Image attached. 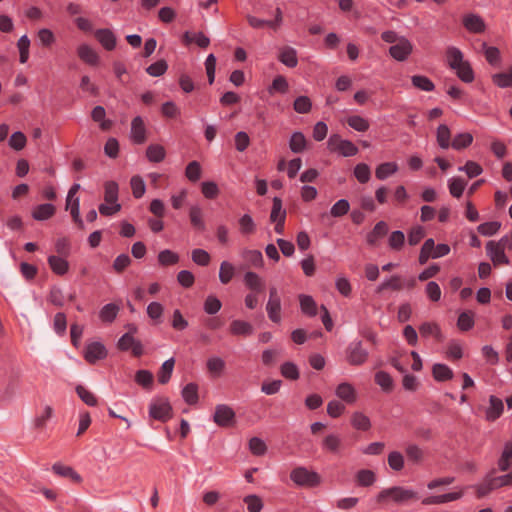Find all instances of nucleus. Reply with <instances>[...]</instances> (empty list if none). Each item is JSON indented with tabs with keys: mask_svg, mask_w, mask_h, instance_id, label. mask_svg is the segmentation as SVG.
<instances>
[{
	"mask_svg": "<svg viewBox=\"0 0 512 512\" xmlns=\"http://www.w3.org/2000/svg\"><path fill=\"white\" fill-rule=\"evenodd\" d=\"M56 208L52 204H41L34 208L32 216L35 220L43 221L51 218L55 214Z\"/></svg>",
	"mask_w": 512,
	"mask_h": 512,
	"instance_id": "aec40b11",
	"label": "nucleus"
},
{
	"mask_svg": "<svg viewBox=\"0 0 512 512\" xmlns=\"http://www.w3.org/2000/svg\"><path fill=\"white\" fill-rule=\"evenodd\" d=\"M473 141V137L470 133H460L455 136L453 141L451 142V147L460 150L469 146Z\"/></svg>",
	"mask_w": 512,
	"mask_h": 512,
	"instance_id": "5fc2aeb1",
	"label": "nucleus"
},
{
	"mask_svg": "<svg viewBox=\"0 0 512 512\" xmlns=\"http://www.w3.org/2000/svg\"><path fill=\"white\" fill-rule=\"evenodd\" d=\"M190 221L193 227H195L198 230H204L205 229V223L202 218V210L198 206H193L190 209L189 213Z\"/></svg>",
	"mask_w": 512,
	"mask_h": 512,
	"instance_id": "49530a36",
	"label": "nucleus"
},
{
	"mask_svg": "<svg viewBox=\"0 0 512 512\" xmlns=\"http://www.w3.org/2000/svg\"><path fill=\"white\" fill-rule=\"evenodd\" d=\"M489 473L492 475L494 487L496 490L503 487H512V472H509L505 475L496 476V470L492 469Z\"/></svg>",
	"mask_w": 512,
	"mask_h": 512,
	"instance_id": "58836bf2",
	"label": "nucleus"
},
{
	"mask_svg": "<svg viewBox=\"0 0 512 512\" xmlns=\"http://www.w3.org/2000/svg\"><path fill=\"white\" fill-rule=\"evenodd\" d=\"M503 409V401L496 396H490L489 406L486 409V419L488 421H495L501 416Z\"/></svg>",
	"mask_w": 512,
	"mask_h": 512,
	"instance_id": "ddd939ff",
	"label": "nucleus"
},
{
	"mask_svg": "<svg viewBox=\"0 0 512 512\" xmlns=\"http://www.w3.org/2000/svg\"><path fill=\"white\" fill-rule=\"evenodd\" d=\"M413 51L412 43L405 37H401L398 43L389 48V54L397 61H405Z\"/></svg>",
	"mask_w": 512,
	"mask_h": 512,
	"instance_id": "423d86ee",
	"label": "nucleus"
},
{
	"mask_svg": "<svg viewBox=\"0 0 512 512\" xmlns=\"http://www.w3.org/2000/svg\"><path fill=\"white\" fill-rule=\"evenodd\" d=\"M336 395L348 404L354 403L357 398L356 390L347 382L341 383L337 386Z\"/></svg>",
	"mask_w": 512,
	"mask_h": 512,
	"instance_id": "2eb2a0df",
	"label": "nucleus"
},
{
	"mask_svg": "<svg viewBox=\"0 0 512 512\" xmlns=\"http://www.w3.org/2000/svg\"><path fill=\"white\" fill-rule=\"evenodd\" d=\"M388 232V225L383 222V221H380L378 222L374 229L372 230V232H370L367 236V242L370 244V245H375L377 240L381 237H383L384 235H386V233Z\"/></svg>",
	"mask_w": 512,
	"mask_h": 512,
	"instance_id": "2f4dec72",
	"label": "nucleus"
},
{
	"mask_svg": "<svg viewBox=\"0 0 512 512\" xmlns=\"http://www.w3.org/2000/svg\"><path fill=\"white\" fill-rule=\"evenodd\" d=\"M191 257L192 260L200 266H207L211 261L210 254L200 248L194 249L191 253Z\"/></svg>",
	"mask_w": 512,
	"mask_h": 512,
	"instance_id": "0e129e2a",
	"label": "nucleus"
},
{
	"mask_svg": "<svg viewBox=\"0 0 512 512\" xmlns=\"http://www.w3.org/2000/svg\"><path fill=\"white\" fill-rule=\"evenodd\" d=\"M17 47L19 49V54H20L19 59H20V62L24 64V63H26L28 61V58H29V47H30V40H29V38L26 35H23L18 40Z\"/></svg>",
	"mask_w": 512,
	"mask_h": 512,
	"instance_id": "bf43d9fd",
	"label": "nucleus"
},
{
	"mask_svg": "<svg viewBox=\"0 0 512 512\" xmlns=\"http://www.w3.org/2000/svg\"><path fill=\"white\" fill-rule=\"evenodd\" d=\"M174 365H175L174 358H170V359L166 360L162 364L161 368L158 371V375H157L158 376V381L161 384L168 383V381L171 378V375H172V372H173V369H174Z\"/></svg>",
	"mask_w": 512,
	"mask_h": 512,
	"instance_id": "a878e982",
	"label": "nucleus"
},
{
	"mask_svg": "<svg viewBox=\"0 0 512 512\" xmlns=\"http://www.w3.org/2000/svg\"><path fill=\"white\" fill-rule=\"evenodd\" d=\"M322 446L323 449L331 453H338L342 446V439L337 434H328L323 438Z\"/></svg>",
	"mask_w": 512,
	"mask_h": 512,
	"instance_id": "4be33fe9",
	"label": "nucleus"
},
{
	"mask_svg": "<svg viewBox=\"0 0 512 512\" xmlns=\"http://www.w3.org/2000/svg\"><path fill=\"white\" fill-rule=\"evenodd\" d=\"M464 27L472 33H482L485 31L486 25L483 19L476 14H467L463 17Z\"/></svg>",
	"mask_w": 512,
	"mask_h": 512,
	"instance_id": "1a4fd4ad",
	"label": "nucleus"
},
{
	"mask_svg": "<svg viewBox=\"0 0 512 512\" xmlns=\"http://www.w3.org/2000/svg\"><path fill=\"white\" fill-rule=\"evenodd\" d=\"M79 206H80V201H79L78 197H74L71 200H70L69 197H67V199H66V209L70 210V214L72 216V219H73L74 223L80 229H83L84 228V223H83V220L80 217Z\"/></svg>",
	"mask_w": 512,
	"mask_h": 512,
	"instance_id": "a211bd4d",
	"label": "nucleus"
},
{
	"mask_svg": "<svg viewBox=\"0 0 512 512\" xmlns=\"http://www.w3.org/2000/svg\"><path fill=\"white\" fill-rule=\"evenodd\" d=\"M398 170V165L393 162H386L380 164L375 171L376 177L379 180H384Z\"/></svg>",
	"mask_w": 512,
	"mask_h": 512,
	"instance_id": "f704fd0d",
	"label": "nucleus"
},
{
	"mask_svg": "<svg viewBox=\"0 0 512 512\" xmlns=\"http://www.w3.org/2000/svg\"><path fill=\"white\" fill-rule=\"evenodd\" d=\"M149 415L153 419L166 422L172 417V407L167 398L159 397L151 401Z\"/></svg>",
	"mask_w": 512,
	"mask_h": 512,
	"instance_id": "f03ea898",
	"label": "nucleus"
},
{
	"mask_svg": "<svg viewBox=\"0 0 512 512\" xmlns=\"http://www.w3.org/2000/svg\"><path fill=\"white\" fill-rule=\"evenodd\" d=\"M291 479L300 486L315 487L320 484L321 478L318 473L309 471L305 467H297L290 474Z\"/></svg>",
	"mask_w": 512,
	"mask_h": 512,
	"instance_id": "7ed1b4c3",
	"label": "nucleus"
},
{
	"mask_svg": "<svg viewBox=\"0 0 512 512\" xmlns=\"http://www.w3.org/2000/svg\"><path fill=\"white\" fill-rule=\"evenodd\" d=\"M77 54L79 58L89 65H97L99 62V56L97 52L87 44H81L77 48Z\"/></svg>",
	"mask_w": 512,
	"mask_h": 512,
	"instance_id": "4468645a",
	"label": "nucleus"
},
{
	"mask_svg": "<svg viewBox=\"0 0 512 512\" xmlns=\"http://www.w3.org/2000/svg\"><path fill=\"white\" fill-rule=\"evenodd\" d=\"M418 498V493L412 489L403 486H392L381 490L376 497V501L379 504L393 502L401 505L416 501Z\"/></svg>",
	"mask_w": 512,
	"mask_h": 512,
	"instance_id": "f257e3e1",
	"label": "nucleus"
},
{
	"mask_svg": "<svg viewBox=\"0 0 512 512\" xmlns=\"http://www.w3.org/2000/svg\"><path fill=\"white\" fill-rule=\"evenodd\" d=\"M243 501L247 505L249 512H260L263 508V502L258 495H247L244 497Z\"/></svg>",
	"mask_w": 512,
	"mask_h": 512,
	"instance_id": "864d4df0",
	"label": "nucleus"
},
{
	"mask_svg": "<svg viewBox=\"0 0 512 512\" xmlns=\"http://www.w3.org/2000/svg\"><path fill=\"white\" fill-rule=\"evenodd\" d=\"M449 191L453 197L459 198L466 186V182L461 178H451L449 180Z\"/></svg>",
	"mask_w": 512,
	"mask_h": 512,
	"instance_id": "13d9d810",
	"label": "nucleus"
},
{
	"mask_svg": "<svg viewBox=\"0 0 512 512\" xmlns=\"http://www.w3.org/2000/svg\"><path fill=\"white\" fill-rule=\"evenodd\" d=\"M376 480L375 473L368 469L359 470L356 474V481L360 486H371Z\"/></svg>",
	"mask_w": 512,
	"mask_h": 512,
	"instance_id": "a19ab883",
	"label": "nucleus"
},
{
	"mask_svg": "<svg viewBox=\"0 0 512 512\" xmlns=\"http://www.w3.org/2000/svg\"><path fill=\"white\" fill-rule=\"evenodd\" d=\"M289 147L294 153L302 152L306 147V138L301 132L292 134Z\"/></svg>",
	"mask_w": 512,
	"mask_h": 512,
	"instance_id": "ea45409f",
	"label": "nucleus"
},
{
	"mask_svg": "<svg viewBox=\"0 0 512 512\" xmlns=\"http://www.w3.org/2000/svg\"><path fill=\"white\" fill-rule=\"evenodd\" d=\"M347 124L359 132H365L369 129V122L358 115H353L347 118Z\"/></svg>",
	"mask_w": 512,
	"mask_h": 512,
	"instance_id": "a18cd8bd",
	"label": "nucleus"
},
{
	"mask_svg": "<svg viewBox=\"0 0 512 512\" xmlns=\"http://www.w3.org/2000/svg\"><path fill=\"white\" fill-rule=\"evenodd\" d=\"M104 200L108 204H118V184L114 181L105 183Z\"/></svg>",
	"mask_w": 512,
	"mask_h": 512,
	"instance_id": "72a5a7b5",
	"label": "nucleus"
},
{
	"mask_svg": "<svg viewBox=\"0 0 512 512\" xmlns=\"http://www.w3.org/2000/svg\"><path fill=\"white\" fill-rule=\"evenodd\" d=\"M368 351L363 347L362 341L351 342L346 350L347 361L354 366L364 364L368 359Z\"/></svg>",
	"mask_w": 512,
	"mask_h": 512,
	"instance_id": "39448f33",
	"label": "nucleus"
},
{
	"mask_svg": "<svg viewBox=\"0 0 512 512\" xmlns=\"http://www.w3.org/2000/svg\"><path fill=\"white\" fill-rule=\"evenodd\" d=\"M166 155V151L163 146L158 144H151L146 150V156L151 162H161Z\"/></svg>",
	"mask_w": 512,
	"mask_h": 512,
	"instance_id": "c85d7f7f",
	"label": "nucleus"
},
{
	"mask_svg": "<svg viewBox=\"0 0 512 512\" xmlns=\"http://www.w3.org/2000/svg\"><path fill=\"white\" fill-rule=\"evenodd\" d=\"M230 331L234 335H250L253 332V327L248 322L234 320L230 324Z\"/></svg>",
	"mask_w": 512,
	"mask_h": 512,
	"instance_id": "e433bc0d",
	"label": "nucleus"
},
{
	"mask_svg": "<svg viewBox=\"0 0 512 512\" xmlns=\"http://www.w3.org/2000/svg\"><path fill=\"white\" fill-rule=\"evenodd\" d=\"M183 40L186 44L195 42L201 48H206L210 44L209 38L201 32L194 34L186 32L183 36Z\"/></svg>",
	"mask_w": 512,
	"mask_h": 512,
	"instance_id": "473e14b6",
	"label": "nucleus"
},
{
	"mask_svg": "<svg viewBox=\"0 0 512 512\" xmlns=\"http://www.w3.org/2000/svg\"><path fill=\"white\" fill-rule=\"evenodd\" d=\"M463 496V491L460 490L458 492H451L443 495H435L429 496L422 500V504L424 505H437L443 504L447 502H452L460 499Z\"/></svg>",
	"mask_w": 512,
	"mask_h": 512,
	"instance_id": "9b49d317",
	"label": "nucleus"
},
{
	"mask_svg": "<svg viewBox=\"0 0 512 512\" xmlns=\"http://www.w3.org/2000/svg\"><path fill=\"white\" fill-rule=\"evenodd\" d=\"M184 400L192 405L198 401V387L194 383L187 384L182 390Z\"/></svg>",
	"mask_w": 512,
	"mask_h": 512,
	"instance_id": "c03bdc74",
	"label": "nucleus"
},
{
	"mask_svg": "<svg viewBox=\"0 0 512 512\" xmlns=\"http://www.w3.org/2000/svg\"><path fill=\"white\" fill-rule=\"evenodd\" d=\"M48 263L51 270L57 275H64L69 270V263L65 257L51 255L48 258Z\"/></svg>",
	"mask_w": 512,
	"mask_h": 512,
	"instance_id": "f3484780",
	"label": "nucleus"
},
{
	"mask_svg": "<svg viewBox=\"0 0 512 512\" xmlns=\"http://www.w3.org/2000/svg\"><path fill=\"white\" fill-rule=\"evenodd\" d=\"M225 368V362L219 357H211L207 361V369L213 376H219Z\"/></svg>",
	"mask_w": 512,
	"mask_h": 512,
	"instance_id": "3c124183",
	"label": "nucleus"
},
{
	"mask_svg": "<svg viewBox=\"0 0 512 512\" xmlns=\"http://www.w3.org/2000/svg\"><path fill=\"white\" fill-rule=\"evenodd\" d=\"M242 256L254 267H261L263 265L262 253L258 250H244Z\"/></svg>",
	"mask_w": 512,
	"mask_h": 512,
	"instance_id": "de8ad7c7",
	"label": "nucleus"
},
{
	"mask_svg": "<svg viewBox=\"0 0 512 512\" xmlns=\"http://www.w3.org/2000/svg\"><path fill=\"white\" fill-rule=\"evenodd\" d=\"M456 70L458 77L464 82H471L473 80V72L471 67L467 62H463L457 67L454 68Z\"/></svg>",
	"mask_w": 512,
	"mask_h": 512,
	"instance_id": "338daca9",
	"label": "nucleus"
},
{
	"mask_svg": "<svg viewBox=\"0 0 512 512\" xmlns=\"http://www.w3.org/2000/svg\"><path fill=\"white\" fill-rule=\"evenodd\" d=\"M411 81L414 87L423 91L429 92L435 88L433 82L426 76L414 75L412 76Z\"/></svg>",
	"mask_w": 512,
	"mask_h": 512,
	"instance_id": "79ce46f5",
	"label": "nucleus"
},
{
	"mask_svg": "<svg viewBox=\"0 0 512 512\" xmlns=\"http://www.w3.org/2000/svg\"><path fill=\"white\" fill-rule=\"evenodd\" d=\"M213 419L219 426H232L235 422V413L229 406L221 404L216 406Z\"/></svg>",
	"mask_w": 512,
	"mask_h": 512,
	"instance_id": "0eeeda50",
	"label": "nucleus"
},
{
	"mask_svg": "<svg viewBox=\"0 0 512 512\" xmlns=\"http://www.w3.org/2000/svg\"><path fill=\"white\" fill-rule=\"evenodd\" d=\"M487 254L495 266L508 264L509 260L504 253L503 247L496 245L495 242L489 241L486 245Z\"/></svg>",
	"mask_w": 512,
	"mask_h": 512,
	"instance_id": "6e6552de",
	"label": "nucleus"
},
{
	"mask_svg": "<svg viewBox=\"0 0 512 512\" xmlns=\"http://www.w3.org/2000/svg\"><path fill=\"white\" fill-rule=\"evenodd\" d=\"M158 261L163 266L173 265L179 261V256L171 250H163L158 255Z\"/></svg>",
	"mask_w": 512,
	"mask_h": 512,
	"instance_id": "680f3d73",
	"label": "nucleus"
},
{
	"mask_svg": "<svg viewBox=\"0 0 512 512\" xmlns=\"http://www.w3.org/2000/svg\"><path fill=\"white\" fill-rule=\"evenodd\" d=\"M394 290V291H400L403 289V280L399 275H393L383 283H381L377 289L376 292L381 294L385 290Z\"/></svg>",
	"mask_w": 512,
	"mask_h": 512,
	"instance_id": "5701e85b",
	"label": "nucleus"
},
{
	"mask_svg": "<svg viewBox=\"0 0 512 512\" xmlns=\"http://www.w3.org/2000/svg\"><path fill=\"white\" fill-rule=\"evenodd\" d=\"M498 469L502 472L509 470L512 464V442H507L504 446L502 454L498 459Z\"/></svg>",
	"mask_w": 512,
	"mask_h": 512,
	"instance_id": "412c9836",
	"label": "nucleus"
},
{
	"mask_svg": "<svg viewBox=\"0 0 512 512\" xmlns=\"http://www.w3.org/2000/svg\"><path fill=\"white\" fill-rule=\"evenodd\" d=\"M447 60L452 69L464 62L462 52L456 47L448 48Z\"/></svg>",
	"mask_w": 512,
	"mask_h": 512,
	"instance_id": "4d7b16f0",
	"label": "nucleus"
},
{
	"mask_svg": "<svg viewBox=\"0 0 512 512\" xmlns=\"http://www.w3.org/2000/svg\"><path fill=\"white\" fill-rule=\"evenodd\" d=\"M107 351L99 342L89 344L85 351V359L90 363H95L97 360L105 358Z\"/></svg>",
	"mask_w": 512,
	"mask_h": 512,
	"instance_id": "f8f14e48",
	"label": "nucleus"
},
{
	"mask_svg": "<svg viewBox=\"0 0 512 512\" xmlns=\"http://www.w3.org/2000/svg\"><path fill=\"white\" fill-rule=\"evenodd\" d=\"M354 175L357 178V180L361 183H366L369 181L371 176L370 168L367 164L360 163L356 165L354 168Z\"/></svg>",
	"mask_w": 512,
	"mask_h": 512,
	"instance_id": "69168bd1",
	"label": "nucleus"
},
{
	"mask_svg": "<svg viewBox=\"0 0 512 512\" xmlns=\"http://www.w3.org/2000/svg\"><path fill=\"white\" fill-rule=\"evenodd\" d=\"M475 490L478 498L485 497L491 491L496 490V488L494 487L492 475L488 473L484 478L483 482L475 486Z\"/></svg>",
	"mask_w": 512,
	"mask_h": 512,
	"instance_id": "c756f323",
	"label": "nucleus"
},
{
	"mask_svg": "<svg viewBox=\"0 0 512 512\" xmlns=\"http://www.w3.org/2000/svg\"><path fill=\"white\" fill-rule=\"evenodd\" d=\"M131 138L137 144H142L146 140V127L140 116H137L132 120Z\"/></svg>",
	"mask_w": 512,
	"mask_h": 512,
	"instance_id": "9d476101",
	"label": "nucleus"
},
{
	"mask_svg": "<svg viewBox=\"0 0 512 512\" xmlns=\"http://www.w3.org/2000/svg\"><path fill=\"white\" fill-rule=\"evenodd\" d=\"M119 312V306L110 303L106 304L99 312V317L103 322L111 323L117 317Z\"/></svg>",
	"mask_w": 512,
	"mask_h": 512,
	"instance_id": "7c9ffc66",
	"label": "nucleus"
},
{
	"mask_svg": "<svg viewBox=\"0 0 512 512\" xmlns=\"http://www.w3.org/2000/svg\"><path fill=\"white\" fill-rule=\"evenodd\" d=\"M281 374L286 379L297 380L299 378V370L292 362H285L280 368Z\"/></svg>",
	"mask_w": 512,
	"mask_h": 512,
	"instance_id": "e2e57ef3",
	"label": "nucleus"
},
{
	"mask_svg": "<svg viewBox=\"0 0 512 512\" xmlns=\"http://www.w3.org/2000/svg\"><path fill=\"white\" fill-rule=\"evenodd\" d=\"M76 392H77L78 396L80 397V399L87 405L95 406L97 404V399H96L95 395L92 392H90L89 390H87L85 387L78 385L76 387Z\"/></svg>",
	"mask_w": 512,
	"mask_h": 512,
	"instance_id": "774afa93",
	"label": "nucleus"
},
{
	"mask_svg": "<svg viewBox=\"0 0 512 512\" xmlns=\"http://www.w3.org/2000/svg\"><path fill=\"white\" fill-rule=\"evenodd\" d=\"M300 308L303 313L308 316H315L317 314V304L314 299L309 295H299Z\"/></svg>",
	"mask_w": 512,
	"mask_h": 512,
	"instance_id": "393cba45",
	"label": "nucleus"
},
{
	"mask_svg": "<svg viewBox=\"0 0 512 512\" xmlns=\"http://www.w3.org/2000/svg\"><path fill=\"white\" fill-rule=\"evenodd\" d=\"M279 60L288 67H295L298 63L296 50L292 47H284L280 50Z\"/></svg>",
	"mask_w": 512,
	"mask_h": 512,
	"instance_id": "b1692460",
	"label": "nucleus"
},
{
	"mask_svg": "<svg viewBox=\"0 0 512 512\" xmlns=\"http://www.w3.org/2000/svg\"><path fill=\"white\" fill-rule=\"evenodd\" d=\"M52 469L56 474L69 477L75 482H79L81 480V477L71 467L54 464Z\"/></svg>",
	"mask_w": 512,
	"mask_h": 512,
	"instance_id": "052dcab7",
	"label": "nucleus"
},
{
	"mask_svg": "<svg viewBox=\"0 0 512 512\" xmlns=\"http://www.w3.org/2000/svg\"><path fill=\"white\" fill-rule=\"evenodd\" d=\"M286 211L282 209V201L280 198L275 197L273 199L272 211L270 214V220L276 222L278 220H285Z\"/></svg>",
	"mask_w": 512,
	"mask_h": 512,
	"instance_id": "8fccbe9b",
	"label": "nucleus"
},
{
	"mask_svg": "<svg viewBox=\"0 0 512 512\" xmlns=\"http://www.w3.org/2000/svg\"><path fill=\"white\" fill-rule=\"evenodd\" d=\"M235 275V267L228 261H223L219 268V280L222 284H228Z\"/></svg>",
	"mask_w": 512,
	"mask_h": 512,
	"instance_id": "bb28decb",
	"label": "nucleus"
},
{
	"mask_svg": "<svg viewBox=\"0 0 512 512\" xmlns=\"http://www.w3.org/2000/svg\"><path fill=\"white\" fill-rule=\"evenodd\" d=\"M266 310L268 313V316L271 321L278 323L280 322V310H281V304L280 300H268Z\"/></svg>",
	"mask_w": 512,
	"mask_h": 512,
	"instance_id": "09e8293b",
	"label": "nucleus"
},
{
	"mask_svg": "<svg viewBox=\"0 0 512 512\" xmlns=\"http://www.w3.org/2000/svg\"><path fill=\"white\" fill-rule=\"evenodd\" d=\"M474 325V313L471 311L462 312L457 321V326L462 331H468Z\"/></svg>",
	"mask_w": 512,
	"mask_h": 512,
	"instance_id": "37998d69",
	"label": "nucleus"
},
{
	"mask_svg": "<svg viewBox=\"0 0 512 512\" xmlns=\"http://www.w3.org/2000/svg\"><path fill=\"white\" fill-rule=\"evenodd\" d=\"M493 82L501 87H511L512 86V68L509 70V72H502L497 73L492 76Z\"/></svg>",
	"mask_w": 512,
	"mask_h": 512,
	"instance_id": "6e6d98bb",
	"label": "nucleus"
},
{
	"mask_svg": "<svg viewBox=\"0 0 512 512\" xmlns=\"http://www.w3.org/2000/svg\"><path fill=\"white\" fill-rule=\"evenodd\" d=\"M245 285L255 293H260L264 289L263 280L254 272L248 271L244 275Z\"/></svg>",
	"mask_w": 512,
	"mask_h": 512,
	"instance_id": "6ab92c4d",
	"label": "nucleus"
},
{
	"mask_svg": "<svg viewBox=\"0 0 512 512\" xmlns=\"http://www.w3.org/2000/svg\"><path fill=\"white\" fill-rule=\"evenodd\" d=\"M328 148L331 151L339 152L344 157L354 156L358 153V148L351 141L344 140L337 134L330 136Z\"/></svg>",
	"mask_w": 512,
	"mask_h": 512,
	"instance_id": "20e7f679",
	"label": "nucleus"
},
{
	"mask_svg": "<svg viewBox=\"0 0 512 512\" xmlns=\"http://www.w3.org/2000/svg\"><path fill=\"white\" fill-rule=\"evenodd\" d=\"M432 373L437 381H446L453 377L452 370L444 364H435L432 368Z\"/></svg>",
	"mask_w": 512,
	"mask_h": 512,
	"instance_id": "4c0bfd02",
	"label": "nucleus"
},
{
	"mask_svg": "<svg viewBox=\"0 0 512 512\" xmlns=\"http://www.w3.org/2000/svg\"><path fill=\"white\" fill-rule=\"evenodd\" d=\"M95 37L107 50H113L116 46V37L109 29H98L95 32Z\"/></svg>",
	"mask_w": 512,
	"mask_h": 512,
	"instance_id": "dca6fc26",
	"label": "nucleus"
},
{
	"mask_svg": "<svg viewBox=\"0 0 512 512\" xmlns=\"http://www.w3.org/2000/svg\"><path fill=\"white\" fill-rule=\"evenodd\" d=\"M351 424L354 428L362 431H367L371 427L370 419L361 412L353 413L351 417Z\"/></svg>",
	"mask_w": 512,
	"mask_h": 512,
	"instance_id": "c9c22d12",
	"label": "nucleus"
},
{
	"mask_svg": "<svg viewBox=\"0 0 512 512\" xmlns=\"http://www.w3.org/2000/svg\"><path fill=\"white\" fill-rule=\"evenodd\" d=\"M436 138L437 143L442 149H447L451 146V132L447 125H439V127L437 128Z\"/></svg>",
	"mask_w": 512,
	"mask_h": 512,
	"instance_id": "cd10ccee",
	"label": "nucleus"
},
{
	"mask_svg": "<svg viewBox=\"0 0 512 512\" xmlns=\"http://www.w3.org/2000/svg\"><path fill=\"white\" fill-rule=\"evenodd\" d=\"M375 382L386 392L391 391L393 388L391 376L384 371H379L375 374Z\"/></svg>",
	"mask_w": 512,
	"mask_h": 512,
	"instance_id": "603ef678",
	"label": "nucleus"
}]
</instances>
